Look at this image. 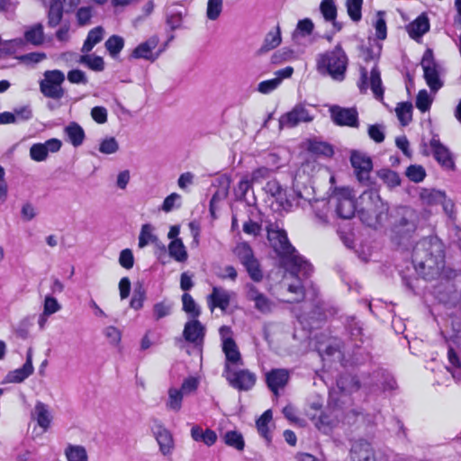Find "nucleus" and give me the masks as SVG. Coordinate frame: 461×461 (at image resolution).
<instances>
[{"label": "nucleus", "instance_id": "obj_1", "mask_svg": "<svg viewBox=\"0 0 461 461\" xmlns=\"http://www.w3.org/2000/svg\"><path fill=\"white\" fill-rule=\"evenodd\" d=\"M314 272L312 264L290 243V304L304 299L312 301L318 294V287L310 280Z\"/></svg>", "mask_w": 461, "mask_h": 461}, {"label": "nucleus", "instance_id": "obj_2", "mask_svg": "<svg viewBox=\"0 0 461 461\" xmlns=\"http://www.w3.org/2000/svg\"><path fill=\"white\" fill-rule=\"evenodd\" d=\"M412 263L416 272L422 278L435 279L445 266L443 243L438 237L423 238L413 249Z\"/></svg>", "mask_w": 461, "mask_h": 461}, {"label": "nucleus", "instance_id": "obj_3", "mask_svg": "<svg viewBox=\"0 0 461 461\" xmlns=\"http://www.w3.org/2000/svg\"><path fill=\"white\" fill-rule=\"evenodd\" d=\"M343 393H352L362 389L367 394H378L396 389L397 383L393 375L384 368H377L371 373H363L360 377L343 375L337 381Z\"/></svg>", "mask_w": 461, "mask_h": 461}, {"label": "nucleus", "instance_id": "obj_4", "mask_svg": "<svg viewBox=\"0 0 461 461\" xmlns=\"http://www.w3.org/2000/svg\"><path fill=\"white\" fill-rule=\"evenodd\" d=\"M348 59L340 43L333 50L321 53L317 58V68L322 75L342 81L345 78Z\"/></svg>", "mask_w": 461, "mask_h": 461}, {"label": "nucleus", "instance_id": "obj_5", "mask_svg": "<svg viewBox=\"0 0 461 461\" xmlns=\"http://www.w3.org/2000/svg\"><path fill=\"white\" fill-rule=\"evenodd\" d=\"M317 297L318 295L312 301L308 300V304H304L306 299L301 302L299 312L291 310L304 329H312L315 320L321 321L339 312V308L334 305L324 302H316Z\"/></svg>", "mask_w": 461, "mask_h": 461}, {"label": "nucleus", "instance_id": "obj_6", "mask_svg": "<svg viewBox=\"0 0 461 461\" xmlns=\"http://www.w3.org/2000/svg\"><path fill=\"white\" fill-rule=\"evenodd\" d=\"M267 240L272 249L273 257L278 260L280 267L288 270V237L284 224L276 221L267 225Z\"/></svg>", "mask_w": 461, "mask_h": 461}, {"label": "nucleus", "instance_id": "obj_7", "mask_svg": "<svg viewBox=\"0 0 461 461\" xmlns=\"http://www.w3.org/2000/svg\"><path fill=\"white\" fill-rule=\"evenodd\" d=\"M65 78L61 70H46L43 78L39 82L41 93L47 98L60 100L65 95V89L62 87Z\"/></svg>", "mask_w": 461, "mask_h": 461}, {"label": "nucleus", "instance_id": "obj_8", "mask_svg": "<svg viewBox=\"0 0 461 461\" xmlns=\"http://www.w3.org/2000/svg\"><path fill=\"white\" fill-rule=\"evenodd\" d=\"M420 66L424 72V79L432 92H437L443 86L439 78L438 65L434 59L431 49H427L423 53Z\"/></svg>", "mask_w": 461, "mask_h": 461}, {"label": "nucleus", "instance_id": "obj_9", "mask_svg": "<svg viewBox=\"0 0 461 461\" xmlns=\"http://www.w3.org/2000/svg\"><path fill=\"white\" fill-rule=\"evenodd\" d=\"M223 375L229 384L239 391H249L256 384V375L248 369L232 370L230 365H224Z\"/></svg>", "mask_w": 461, "mask_h": 461}, {"label": "nucleus", "instance_id": "obj_10", "mask_svg": "<svg viewBox=\"0 0 461 461\" xmlns=\"http://www.w3.org/2000/svg\"><path fill=\"white\" fill-rule=\"evenodd\" d=\"M398 214L400 218L393 223L392 231L400 239L408 238L417 229L416 213L410 208H402Z\"/></svg>", "mask_w": 461, "mask_h": 461}, {"label": "nucleus", "instance_id": "obj_11", "mask_svg": "<svg viewBox=\"0 0 461 461\" xmlns=\"http://www.w3.org/2000/svg\"><path fill=\"white\" fill-rule=\"evenodd\" d=\"M350 163L357 180L366 185H369L370 173L373 169L372 158L366 153L352 150Z\"/></svg>", "mask_w": 461, "mask_h": 461}, {"label": "nucleus", "instance_id": "obj_12", "mask_svg": "<svg viewBox=\"0 0 461 461\" xmlns=\"http://www.w3.org/2000/svg\"><path fill=\"white\" fill-rule=\"evenodd\" d=\"M333 199L336 200V212L341 219H351L356 212V201L348 188L336 190Z\"/></svg>", "mask_w": 461, "mask_h": 461}, {"label": "nucleus", "instance_id": "obj_13", "mask_svg": "<svg viewBox=\"0 0 461 461\" xmlns=\"http://www.w3.org/2000/svg\"><path fill=\"white\" fill-rule=\"evenodd\" d=\"M361 199L363 202H367V208L372 211L374 217L381 224L387 217L389 205L381 199L377 190L370 189L363 192Z\"/></svg>", "mask_w": 461, "mask_h": 461}, {"label": "nucleus", "instance_id": "obj_14", "mask_svg": "<svg viewBox=\"0 0 461 461\" xmlns=\"http://www.w3.org/2000/svg\"><path fill=\"white\" fill-rule=\"evenodd\" d=\"M330 116L335 124L357 128L359 126L358 113L355 107L344 108L333 105L330 109Z\"/></svg>", "mask_w": 461, "mask_h": 461}, {"label": "nucleus", "instance_id": "obj_15", "mask_svg": "<svg viewBox=\"0 0 461 461\" xmlns=\"http://www.w3.org/2000/svg\"><path fill=\"white\" fill-rule=\"evenodd\" d=\"M61 146V140L56 138L50 139L44 143H34L30 148V157L36 162L45 161L50 152H58Z\"/></svg>", "mask_w": 461, "mask_h": 461}, {"label": "nucleus", "instance_id": "obj_16", "mask_svg": "<svg viewBox=\"0 0 461 461\" xmlns=\"http://www.w3.org/2000/svg\"><path fill=\"white\" fill-rule=\"evenodd\" d=\"M429 146L433 157L438 164L447 169H453L455 167V163L449 149L440 142L438 134L433 135L429 141Z\"/></svg>", "mask_w": 461, "mask_h": 461}, {"label": "nucleus", "instance_id": "obj_17", "mask_svg": "<svg viewBox=\"0 0 461 461\" xmlns=\"http://www.w3.org/2000/svg\"><path fill=\"white\" fill-rule=\"evenodd\" d=\"M266 383L276 399L280 395V390H284L288 383V370L272 369L266 374Z\"/></svg>", "mask_w": 461, "mask_h": 461}, {"label": "nucleus", "instance_id": "obj_18", "mask_svg": "<svg viewBox=\"0 0 461 461\" xmlns=\"http://www.w3.org/2000/svg\"><path fill=\"white\" fill-rule=\"evenodd\" d=\"M153 433L159 446V451L161 454L163 456L171 455L175 447V442L171 432L159 423L154 427Z\"/></svg>", "mask_w": 461, "mask_h": 461}, {"label": "nucleus", "instance_id": "obj_19", "mask_svg": "<svg viewBox=\"0 0 461 461\" xmlns=\"http://www.w3.org/2000/svg\"><path fill=\"white\" fill-rule=\"evenodd\" d=\"M229 331V329L225 327L221 328V333L224 337L223 331ZM222 351L225 354L226 362L228 365H243L240 352L238 346L232 338L222 339Z\"/></svg>", "mask_w": 461, "mask_h": 461}, {"label": "nucleus", "instance_id": "obj_20", "mask_svg": "<svg viewBox=\"0 0 461 461\" xmlns=\"http://www.w3.org/2000/svg\"><path fill=\"white\" fill-rule=\"evenodd\" d=\"M205 336L204 326L197 320L192 319L185 324L183 337L190 343L202 344Z\"/></svg>", "mask_w": 461, "mask_h": 461}, {"label": "nucleus", "instance_id": "obj_21", "mask_svg": "<svg viewBox=\"0 0 461 461\" xmlns=\"http://www.w3.org/2000/svg\"><path fill=\"white\" fill-rule=\"evenodd\" d=\"M351 461H376L371 444L364 439L353 443L350 449Z\"/></svg>", "mask_w": 461, "mask_h": 461}, {"label": "nucleus", "instance_id": "obj_22", "mask_svg": "<svg viewBox=\"0 0 461 461\" xmlns=\"http://www.w3.org/2000/svg\"><path fill=\"white\" fill-rule=\"evenodd\" d=\"M320 12L326 23H330L335 32H340L343 23L337 21L338 8L334 0H322L320 4Z\"/></svg>", "mask_w": 461, "mask_h": 461}, {"label": "nucleus", "instance_id": "obj_23", "mask_svg": "<svg viewBox=\"0 0 461 461\" xmlns=\"http://www.w3.org/2000/svg\"><path fill=\"white\" fill-rule=\"evenodd\" d=\"M158 44V38L156 36L150 37L144 42L139 44L132 51L131 57L134 59H144L147 60L154 61L158 58V54H153V50Z\"/></svg>", "mask_w": 461, "mask_h": 461}, {"label": "nucleus", "instance_id": "obj_24", "mask_svg": "<svg viewBox=\"0 0 461 461\" xmlns=\"http://www.w3.org/2000/svg\"><path fill=\"white\" fill-rule=\"evenodd\" d=\"M230 297L229 293L221 288L214 286L212 292L207 297L209 308L212 311L214 308H220L221 311H226L230 305Z\"/></svg>", "mask_w": 461, "mask_h": 461}, {"label": "nucleus", "instance_id": "obj_25", "mask_svg": "<svg viewBox=\"0 0 461 461\" xmlns=\"http://www.w3.org/2000/svg\"><path fill=\"white\" fill-rule=\"evenodd\" d=\"M33 373L32 349L29 348L26 355V361L23 366L10 372L7 375L11 383H22Z\"/></svg>", "mask_w": 461, "mask_h": 461}, {"label": "nucleus", "instance_id": "obj_26", "mask_svg": "<svg viewBox=\"0 0 461 461\" xmlns=\"http://www.w3.org/2000/svg\"><path fill=\"white\" fill-rule=\"evenodd\" d=\"M409 36L413 40L421 38L429 30V21L425 14L419 15L406 27Z\"/></svg>", "mask_w": 461, "mask_h": 461}, {"label": "nucleus", "instance_id": "obj_27", "mask_svg": "<svg viewBox=\"0 0 461 461\" xmlns=\"http://www.w3.org/2000/svg\"><path fill=\"white\" fill-rule=\"evenodd\" d=\"M275 75V78L262 81L258 85L257 89L259 93L267 95L276 90L284 79L288 78V67L276 71Z\"/></svg>", "mask_w": 461, "mask_h": 461}, {"label": "nucleus", "instance_id": "obj_28", "mask_svg": "<svg viewBox=\"0 0 461 461\" xmlns=\"http://www.w3.org/2000/svg\"><path fill=\"white\" fill-rule=\"evenodd\" d=\"M64 133L68 141L76 148L81 146L86 138L84 129L76 122H69L64 128Z\"/></svg>", "mask_w": 461, "mask_h": 461}, {"label": "nucleus", "instance_id": "obj_29", "mask_svg": "<svg viewBox=\"0 0 461 461\" xmlns=\"http://www.w3.org/2000/svg\"><path fill=\"white\" fill-rule=\"evenodd\" d=\"M307 149L310 153L318 157L330 158L334 154L333 147L330 143L316 139L308 140Z\"/></svg>", "mask_w": 461, "mask_h": 461}, {"label": "nucleus", "instance_id": "obj_30", "mask_svg": "<svg viewBox=\"0 0 461 461\" xmlns=\"http://www.w3.org/2000/svg\"><path fill=\"white\" fill-rule=\"evenodd\" d=\"M191 437L196 442H203L206 446H212L217 440V434L210 429L203 430L200 426L194 425L191 429Z\"/></svg>", "mask_w": 461, "mask_h": 461}, {"label": "nucleus", "instance_id": "obj_31", "mask_svg": "<svg viewBox=\"0 0 461 461\" xmlns=\"http://www.w3.org/2000/svg\"><path fill=\"white\" fill-rule=\"evenodd\" d=\"M24 41L33 46H41L44 43L43 25L41 23L27 28L24 32Z\"/></svg>", "mask_w": 461, "mask_h": 461}, {"label": "nucleus", "instance_id": "obj_32", "mask_svg": "<svg viewBox=\"0 0 461 461\" xmlns=\"http://www.w3.org/2000/svg\"><path fill=\"white\" fill-rule=\"evenodd\" d=\"M48 26L57 27L63 18V5L60 0H51L48 10Z\"/></svg>", "mask_w": 461, "mask_h": 461}, {"label": "nucleus", "instance_id": "obj_33", "mask_svg": "<svg viewBox=\"0 0 461 461\" xmlns=\"http://www.w3.org/2000/svg\"><path fill=\"white\" fill-rule=\"evenodd\" d=\"M337 418L338 416L333 415L331 412L321 411L318 418L313 416L312 419L314 420V425L319 430L328 434L338 422Z\"/></svg>", "mask_w": 461, "mask_h": 461}, {"label": "nucleus", "instance_id": "obj_34", "mask_svg": "<svg viewBox=\"0 0 461 461\" xmlns=\"http://www.w3.org/2000/svg\"><path fill=\"white\" fill-rule=\"evenodd\" d=\"M220 185L221 188L212 194V197L210 201V212L212 217H215L214 204L228 196L230 179L227 176H224L220 180Z\"/></svg>", "mask_w": 461, "mask_h": 461}, {"label": "nucleus", "instance_id": "obj_35", "mask_svg": "<svg viewBox=\"0 0 461 461\" xmlns=\"http://www.w3.org/2000/svg\"><path fill=\"white\" fill-rule=\"evenodd\" d=\"M281 43V33L278 26L270 31L265 37L264 42L258 50L259 54H264L276 49Z\"/></svg>", "mask_w": 461, "mask_h": 461}, {"label": "nucleus", "instance_id": "obj_36", "mask_svg": "<svg viewBox=\"0 0 461 461\" xmlns=\"http://www.w3.org/2000/svg\"><path fill=\"white\" fill-rule=\"evenodd\" d=\"M369 86L375 97L378 100H382L384 90L382 85L380 70L376 64L371 69Z\"/></svg>", "mask_w": 461, "mask_h": 461}, {"label": "nucleus", "instance_id": "obj_37", "mask_svg": "<svg viewBox=\"0 0 461 461\" xmlns=\"http://www.w3.org/2000/svg\"><path fill=\"white\" fill-rule=\"evenodd\" d=\"M104 32V31L102 26H97L90 30L81 49L82 52L88 53L91 51L93 48L103 40Z\"/></svg>", "mask_w": 461, "mask_h": 461}, {"label": "nucleus", "instance_id": "obj_38", "mask_svg": "<svg viewBox=\"0 0 461 461\" xmlns=\"http://www.w3.org/2000/svg\"><path fill=\"white\" fill-rule=\"evenodd\" d=\"M314 23L310 18L300 20L292 33V40L297 41L300 38H304L312 33Z\"/></svg>", "mask_w": 461, "mask_h": 461}, {"label": "nucleus", "instance_id": "obj_39", "mask_svg": "<svg viewBox=\"0 0 461 461\" xmlns=\"http://www.w3.org/2000/svg\"><path fill=\"white\" fill-rule=\"evenodd\" d=\"M168 253L177 262H185L187 258V251L181 239H175L168 245Z\"/></svg>", "mask_w": 461, "mask_h": 461}, {"label": "nucleus", "instance_id": "obj_40", "mask_svg": "<svg viewBox=\"0 0 461 461\" xmlns=\"http://www.w3.org/2000/svg\"><path fill=\"white\" fill-rule=\"evenodd\" d=\"M33 415L38 425L46 430L50 425V416L47 405L41 402H38L34 407Z\"/></svg>", "mask_w": 461, "mask_h": 461}, {"label": "nucleus", "instance_id": "obj_41", "mask_svg": "<svg viewBox=\"0 0 461 461\" xmlns=\"http://www.w3.org/2000/svg\"><path fill=\"white\" fill-rule=\"evenodd\" d=\"M68 461H88L87 452L85 447L68 444L65 449Z\"/></svg>", "mask_w": 461, "mask_h": 461}, {"label": "nucleus", "instance_id": "obj_42", "mask_svg": "<svg viewBox=\"0 0 461 461\" xmlns=\"http://www.w3.org/2000/svg\"><path fill=\"white\" fill-rule=\"evenodd\" d=\"M167 393L168 398L166 402L167 409L175 412H178L182 408V402L184 398L182 391H179L175 387H170Z\"/></svg>", "mask_w": 461, "mask_h": 461}, {"label": "nucleus", "instance_id": "obj_43", "mask_svg": "<svg viewBox=\"0 0 461 461\" xmlns=\"http://www.w3.org/2000/svg\"><path fill=\"white\" fill-rule=\"evenodd\" d=\"M312 120L303 105L298 104L290 111V127L296 126L299 122H308Z\"/></svg>", "mask_w": 461, "mask_h": 461}, {"label": "nucleus", "instance_id": "obj_44", "mask_svg": "<svg viewBox=\"0 0 461 461\" xmlns=\"http://www.w3.org/2000/svg\"><path fill=\"white\" fill-rule=\"evenodd\" d=\"M223 440L227 446L231 447L238 451H242L245 447L243 436L237 430L227 431L224 434Z\"/></svg>", "mask_w": 461, "mask_h": 461}, {"label": "nucleus", "instance_id": "obj_45", "mask_svg": "<svg viewBox=\"0 0 461 461\" xmlns=\"http://www.w3.org/2000/svg\"><path fill=\"white\" fill-rule=\"evenodd\" d=\"M420 198L428 204L443 203L446 201V194L436 189H423Z\"/></svg>", "mask_w": 461, "mask_h": 461}, {"label": "nucleus", "instance_id": "obj_46", "mask_svg": "<svg viewBox=\"0 0 461 461\" xmlns=\"http://www.w3.org/2000/svg\"><path fill=\"white\" fill-rule=\"evenodd\" d=\"M234 253L242 265L256 258L252 248L247 242H240L237 244L234 249Z\"/></svg>", "mask_w": 461, "mask_h": 461}, {"label": "nucleus", "instance_id": "obj_47", "mask_svg": "<svg viewBox=\"0 0 461 461\" xmlns=\"http://www.w3.org/2000/svg\"><path fill=\"white\" fill-rule=\"evenodd\" d=\"M396 115L402 126H406L411 121L412 104L410 102L399 103L396 109Z\"/></svg>", "mask_w": 461, "mask_h": 461}, {"label": "nucleus", "instance_id": "obj_48", "mask_svg": "<svg viewBox=\"0 0 461 461\" xmlns=\"http://www.w3.org/2000/svg\"><path fill=\"white\" fill-rule=\"evenodd\" d=\"M104 46L113 58H116L124 47V40L119 35H113L107 39Z\"/></svg>", "mask_w": 461, "mask_h": 461}, {"label": "nucleus", "instance_id": "obj_49", "mask_svg": "<svg viewBox=\"0 0 461 461\" xmlns=\"http://www.w3.org/2000/svg\"><path fill=\"white\" fill-rule=\"evenodd\" d=\"M347 328L349 332L350 339L354 343V347L359 348L362 340V327L359 322L356 321L355 318L352 317L348 321Z\"/></svg>", "mask_w": 461, "mask_h": 461}, {"label": "nucleus", "instance_id": "obj_50", "mask_svg": "<svg viewBox=\"0 0 461 461\" xmlns=\"http://www.w3.org/2000/svg\"><path fill=\"white\" fill-rule=\"evenodd\" d=\"M79 62L94 71L100 72L104 69V61L100 56L82 55L80 56Z\"/></svg>", "mask_w": 461, "mask_h": 461}, {"label": "nucleus", "instance_id": "obj_51", "mask_svg": "<svg viewBox=\"0 0 461 461\" xmlns=\"http://www.w3.org/2000/svg\"><path fill=\"white\" fill-rule=\"evenodd\" d=\"M154 228L151 224H143L139 236V247L144 248L149 243H155L158 241V238L153 234Z\"/></svg>", "mask_w": 461, "mask_h": 461}, {"label": "nucleus", "instance_id": "obj_52", "mask_svg": "<svg viewBox=\"0 0 461 461\" xmlns=\"http://www.w3.org/2000/svg\"><path fill=\"white\" fill-rule=\"evenodd\" d=\"M375 30V36L378 40L384 41L387 37V26L385 22V12L378 11L375 14V21L374 22Z\"/></svg>", "mask_w": 461, "mask_h": 461}, {"label": "nucleus", "instance_id": "obj_53", "mask_svg": "<svg viewBox=\"0 0 461 461\" xmlns=\"http://www.w3.org/2000/svg\"><path fill=\"white\" fill-rule=\"evenodd\" d=\"M183 310L190 315L192 319H197L201 314V309L194 302V298L187 293L182 295Z\"/></svg>", "mask_w": 461, "mask_h": 461}, {"label": "nucleus", "instance_id": "obj_54", "mask_svg": "<svg viewBox=\"0 0 461 461\" xmlns=\"http://www.w3.org/2000/svg\"><path fill=\"white\" fill-rule=\"evenodd\" d=\"M377 176L384 181L390 188L401 185V178L397 172L389 168H382L377 172Z\"/></svg>", "mask_w": 461, "mask_h": 461}, {"label": "nucleus", "instance_id": "obj_55", "mask_svg": "<svg viewBox=\"0 0 461 461\" xmlns=\"http://www.w3.org/2000/svg\"><path fill=\"white\" fill-rule=\"evenodd\" d=\"M347 13L354 23H358L362 19L363 0H347Z\"/></svg>", "mask_w": 461, "mask_h": 461}, {"label": "nucleus", "instance_id": "obj_56", "mask_svg": "<svg viewBox=\"0 0 461 461\" xmlns=\"http://www.w3.org/2000/svg\"><path fill=\"white\" fill-rule=\"evenodd\" d=\"M183 16L184 14L181 10L172 7L168 9L166 14L167 24L170 27L172 31L176 30L181 27Z\"/></svg>", "mask_w": 461, "mask_h": 461}, {"label": "nucleus", "instance_id": "obj_57", "mask_svg": "<svg viewBox=\"0 0 461 461\" xmlns=\"http://www.w3.org/2000/svg\"><path fill=\"white\" fill-rule=\"evenodd\" d=\"M272 420V411L267 410L256 421L258 433L267 440H270L268 423Z\"/></svg>", "mask_w": 461, "mask_h": 461}, {"label": "nucleus", "instance_id": "obj_58", "mask_svg": "<svg viewBox=\"0 0 461 461\" xmlns=\"http://www.w3.org/2000/svg\"><path fill=\"white\" fill-rule=\"evenodd\" d=\"M274 198L275 201L271 204L273 210L278 212L281 215H284V212H288V196L286 189L282 190V193L276 194Z\"/></svg>", "mask_w": 461, "mask_h": 461}, {"label": "nucleus", "instance_id": "obj_59", "mask_svg": "<svg viewBox=\"0 0 461 461\" xmlns=\"http://www.w3.org/2000/svg\"><path fill=\"white\" fill-rule=\"evenodd\" d=\"M406 176L414 183L423 181L426 176V171L420 165H411L406 168Z\"/></svg>", "mask_w": 461, "mask_h": 461}, {"label": "nucleus", "instance_id": "obj_60", "mask_svg": "<svg viewBox=\"0 0 461 461\" xmlns=\"http://www.w3.org/2000/svg\"><path fill=\"white\" fill-rule=\"evenodd\" d=\"M98 149L105 155L114 154L119 150V143L114 137H106L101 140Z\"/></svg>", "mask_w": 461, "mask_h": 461}, {"label": "nucleus", "instance_id": "obj_61", "mask_svg": "<svg viewBox=\"0 0 461 461\" xmlns=\"http://www.w3.org/2000/svg\"><path fill=\"white\" fill-rule=\"evenodd\" d=\"M146 298V291L142 285L139 284L135 286L133 295L131 299V307L139 310L142 308L144 300Z\"/></svg>", "mask_w": 461, "mask_h": 461}, {"label": "nucleus", "instance_id": "obj_62", "mask_svg": "<svg viewBox=\"0 0 461 461\" xmlns=\"http://www.w3.org/2000/svg\"><path fill=\"white\" fill-rule=\"evenodd\" d=\"M243 266L253 281L259 282L262 280L263 273L257 258L244 264Z\"/></svg>", "mask_w": 461, "mask_h": 461}, {"label": "nucleus", "instance_id": "obj_63", "mask_svg": "<svg viewBox=\"0 0 461 461\" xmlns=\"http://www.w3.org/2000/svg\"><path fill=\"white\" fill-rule=\"evenodd\" d=\"M243 266L253 281L259 282L262 280L263 273L257 258L244 264Z\"/></svg>", "mask_w": 461, "mask_h": 461}, {"label": "nucleus", "instance_id": "obj_64", "mask_svg": "<svg viewBox=\"0 0 461 461\" xmlns=\"http://www.w3.org/2000/svg\"><path fill=\"white\" fill-rule=\"evenodd\" d=\"M432 99L426 89L420 90L416 97V107L422 113L430 109Z\"/></svg>", "mask_w": 461, "mask_h": 461}]
</instances>
